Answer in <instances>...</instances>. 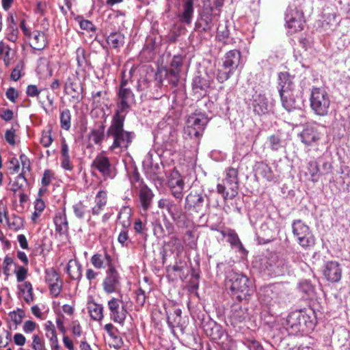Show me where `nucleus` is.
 Returning a JSON list of instances; mask_svg holds the SVG:
<instances>
[{
  "label": "nucleus",
  "instance_id": "473e14b6",
  "mask_svg": "<svg viewBox=\"0 0 350 350\" xmlns=\"http://www.w3.org/2000/svg\"><path fill=\"white\" fill-rule=\"evenodd\" d=\"M57 230L59 232L66 231L68 229V221L64 213H59L54 219Z\"/></svg>",
  "mask_w": 350,
  "mask_h": 350
},
{
  "label": "nucleus",
  "instance_id": "774afa93",
  "mask_svg": "<svg viewBox=\"0 0 350 350\" xmlns=\"http://www.w3.org/2000/svg\"><path fill=\"white\" fill-rule=\"evenodd\" d=\"M80 27L81 29L86 30H93L94 25L89 21L83 20L80 22Z\"/></svg>",
  "mask_w": 350,
  "mask_h": 350
},
{
  "label": "nucleus",
  "instance_id": "6e6d98bb",
  "mask_svg": "<svg viewBox=\"0 0 350 350\" xmlns=\"http://www.w3.org/2000/svg\"><path fill=\"white\" fill-rule=\"evenodd\" d=\"M158 206L160 208H165L169 212H170L172 206V204L169 200H167L166 199H161L158 202Z\"/></svg>",
  "mask_w": 350,
  "mask_h": 350
},
{
  "label": "nucleus",
  "instance_id": "a878e982",
  "mask_svg": "<svg viewBox=\"0 0 350 350\" xmlns=\"http://www.w3.org/2000/svg\"><path fill=\"white\" fill-rule=\"evenodd\" d=\"M66 271L72 279L77 280L81 277V267L75 260H70L66 267Z\"/></svg>",
  "mask_w": 350,
  "mask_h": 350
},
{
  "label": "nucleus",
  "instance_id": "680f3d73",
  "mask_svg": "<svg viewBox=\"0 0 350 350\" xmlns=\"http://www.w3.org/2000/svg\"><path fill=\"white\" fill-rule=\"evenodd\" d=\"M62 167L66 170H72V165L70 160V157H62Z\"/></svg>",
  "mask_w": 350,
  "mask_h": 350
},
{
  "label": "nucleus",
  "instance_id": "052dcab7",
  "mask_svg": "<svg viewBox=\"0 0 350 350\" xmlns=\"http://www.w3.org/2000/svg\"><path fill=\"white\" fill-rule=\"evenodd\" d=\"M40 92L36 85H30L27 88V94L29 96H36L39 94Z\"/></svg>",
  "mask_w": 350,
  "mask_h": 350
},
{
  "label": "nucleus",
  "instance_id": "4be33fe9",
  "mask_svg": "<svg viewBox=\"0 0 350 350\" xmlns=\"http://www.w3.org/2000/svg\"><path fill=\"white\" fill-rule=\"evenodd\" d=\"M107 202V195L105 191H100L95 197V206L92 208V213L98 215L103 210Z\"/></svg>",
  "mask_w": 350,
  "mask_h": 350
},
{
  "label": "nucleus",
  "instance_id": "c03bdc74",
  "mask_svg": "<svg viewBox=\"0 0 350 350\" xmlns=\"http://www.w3.org/2000/svg\"><path fill=\"white\" fill-rule=\"evenodd\" d=\"M9 170L11 171L12 174H18L20 171V163L19 161L15 158L12 157L9 161Z\"/></svg>",
  "mask_w": 350,
  "mask_h": 350
},
{
  "label": "nucleus",
  "instance_id": "c85d7f7f",
  "mask_svg": "<svg viewBox=\"0 0 350 350\" xmlns=\"http://www.w3.org/2000/svg\"><path fill=\"white\" fill-rule=\"evenodd\" d=\"M247 317V310L245 308L239 307L237 305L233 306L231 318L234 323L241 322Z\"/></svg>",
  "mask_w": 350,
  "mask_h": 350
},
{
  "label": "nucleus",
  "instance_id": "f03ea898",
  "mask_svg": "<svg viewBox=\"0 0 350 350\" xmlns=\"http://www.w3.org/2000/svg\"><path fill=\"white\" fill-rule=\"evenodd\" d=\"M124 120V116H115L107 131L108 135L113 138V143L109 148L111 150L117 148H126L131 142V133L123 129Z\"/></svg>",
  "mask_w": 350,
  "mask_h": 350
},
{
  "label": "nucleus",
  "instance_id": "20e7f679",
  "mask_svg": "<svg viewBox=\"0 0 350 350\" xmlns=\"http://www.w3.org/2000/svg\"><path fill=\"white\" fill-rule=\"evenodd\" d=\"M310 102V107L316 115L320 116L327 115L331 101L325 90L313 88L311 91Z\"/></svg>",
  "mask_w": 350,
  "mask_h": 350
},
{
  "label": "nucleus",
  "instance_id": "393cba45",
  "mask_svg": "<svg viewBox=\"0 0 350 350\" xmlns=\"http://www.w3.org/2000/svg\"><path fill=\"white\" fill-rule=\"evenodd\" d=\"M19 295L28 304L33 300L32 285L29 282H25L18 286Z\"/></svg>",
  "mask_w": 350,
  "mask_h": 350
},
{
  "label": "nucleus",
  "instance_id": "bf43d9fd",
  "mask_svg": "<svg viewBox=\"0 0 350 350\" xmlns=\"http://www.w3.org/2000/svg\"><path fill=\"white\" fill-rule=\"evenodd\" d=\"M25 337L21 334H16L14 336V342L16 345L23 346L25 343Z\"/></svg>",
  "mask_w": 350,
  "mask_h": 350
},
{
  "label": "nucleus",
  "instance_id": "69168bd1",
  "mask_svg": "<svg viewBox=\"0 0 350 350\" xmlns=\"http://www.w3.org/2000/svg\"><path fill=\"white\" fill-rule=\"evenodd\" d=\"M34 207H35V211H38V213H41L45 208V204H44V201L40 199H37L35 201Z\"/></svg>",
  "mask_w": 350,
  "mask_h": 350
},
{
  "label": "nucleus",
  "instance_id": "0e129e2a",
  "mask_svg": "<svg viewBox=\"0 0 350 350\" xmlns=\"http://www.w3.org/2000/svg\"><path fill=\"white\" fill-rule=\"evenodd\" d=\"M51 180V174L49 170H46L44 172L43 177L42 178V183L44 186H47L50 184Z\"/></svg>",
  "mask_w": 350,
  "mask_h": 350
},
{
  "label": "nucleus",
  "instance_id": "f704fd0d",
  "mask_svg": "<svg viewBox=\"0 0 350 350\" xmlns=\"http://www.w3.org/2000/svg\"><path fill=\"white\" fill-rule=\"evenodd\" d=\"M20 161L22 164V172L18 175V178L25 179V176L30 171V161L25 154L20 156Z\"/></svg>",
  "mask_w": 350,
  "mask_h": 350
},
{
  "label": "nucleus",
  "instance_id": "9d476101",
  "mask_svg": "<svg viewBox=\"0 0 350 350\" xmlns=\"http://www.w3.org/2000/svg\"><path fill=\"white\" fill-rule=\"evenodd\" d=\"M107 306L111 319L121 325H124L128 312L122 301L113 297L108 301Z\"/></svg>",
  "mask_w": 350,
  "mask_h": 350
},
{
  "label": "nucleus",
  "instance_id": "e433bc0d",
  "mask_svg": "<svg viewBox=\"0 0 350 350\" xmlns=\"http://www.w3.org/2000/svg\"><path fill=\"white\" fill-rule=\"evenodd\" d=\"M180 69L172 68L169 71L165 70L166 75L170 82L176 86L178 81Z\"/></svg>",
  "mask_w": 350,
  "mask_h": 350
},
{
  "label": "nucleus",
  "instance_id": "ea45409f",
  "mask_svg": "<svg viewBox=\"0 0 350 350\" xmlns=\"http://www.w3.org/2000/svg\"><path fill=\"white\" fill-rule=\"evenodd\" d=\"M25 314L22 310L18 309L16 311H13L10 313V317L11 320L16 324L18 325L21 323L22 319Z\"/></svg>",
  "mask_w": 350,
  "mask_h": 350
},
{
  "label": "nucleus",
  "instance_id": "3c124183",
  "mask_svg": "<svg viewBox=\"0 0 350 350\" xmlns=\"http://www.w3.org/2000/svg\"><path fill=\"white\" fill-rule=\"evenodd\" d=\"M202 23H205V26L203 27L204 30L210 29L213 25L211 16L208 15L203 16L200 20V24L202 25Z\"/></svg>",
  "mask_w": 350,
  "mask_h": 350
},
{
  "label": "nucleus",
  "instance_id": "72a5a7b5",
  "mask_svg": "<svg viewBox=\"0 0 350 350\" xmlns=\"http://www.w3.org/2000/svg\"><path fill=\"white\" fill-rule=\"evenodd\" d=\"M70 111L68 109H64L61 112L60 124L64 130H68L70 127Z\"/></svg>",
  "mask_w": 350,
  "mask_h": 350
},
{
  "label": "nucleus",
  "instance_id": "2f4dec72",
  "mask_svg": "<svg viewBox=\"0 0 350 350\" xmlns=\"http://www.w3.org/2000/svg\"><path fill=\"white\" fill-rule=\"evenodd\" d=\"M124 37L120 33L110 34L107 38V43L113 48H118L124 44Z\"/></svg>",
  "mask_w": 350,
  "mask_h": 350
},
{
  "label": "nucleus",
  "instance_id": "f8f14e48",
  "mask_svg": "<svg viewBox=\"0 0 350 350\" xmlns=\"http://www.w3.org/2000/svg\"><path fill=\"white\" fill-rule=\"evenodd\" d=\"M301 142L308 146L318 144L321 137V133L315 125H307L299 135Z\"/></svg>",
  "mask_w": 350,
  "mask_h": 350
},
{
  "label": "nucleus",
  "instance_id": "1a4fd4ad",
  "mask_svg": "<svg viewBox=\"0 0 350 350\" xmlns=\"http://www.w3.org/2000/svg\"><path fill=\"white\" fill-rule=\"evenodd\" d=\"M126 81H122L118 92L119 103L116 116H124L125 113L134 103L135 96L131 90L126 87Z\"/></svg>",
  "mask_w": 350,
  "mask_h": 350
},
{
  "label": "nucleus",
  "instance_id": "ddd939ff",
  "mask_svg": "<svg viewBox=\"0 0 350 350\" xmlns=\"http://www.w3.org/2000/svg\"><path fill=\"white\" fill-rule=\"evenodd\" d=\"M120 286V277L114 267H110L106 271L103 282V290L108 294L116 292Z\"/></svg>",
  "mask_w": 350,
  "mask_h": 350
},
{
  "label": "nucleus",
  "instance_id": "4d7b16f0",
  "mask_svg": "<svg viewBox=\"0 0 350 350\" xmlns=\"http://www.w3.org/2000/svg\"><path fill=\"white\" fill-rule=\"evenodd\" d=\"M104 135L103 132L99 131H94L92 132V139L94 142L96 144H98L101 142L103 139Z\"/></svg>",
  "mask_w": 350,
  "mask_h": 350
},
{
  "label": "nucleus",
  "instance_id": "9b49d317",
  "mask_svg": "<svg viewBox=\"0 0 350 350\" xmlns=\"http://www.w3.org/2000/svg\"><path fill=\"white\" fill-rule=\"evenodd\" d=\"M286 23L291 33H295L304 29L302 13L295 7H288L286 13Z\"/></svg>",
  "mask_w": 350,
  "mask_h": 350
},
{
  "label": "nucleus",
  "instance_id": "6e6552de",
  "mask_svg": "<svg viewBox=\"0 0 350 350\" xmlns=\"http://www.w3.org/2000/svg\"><path fill=\"white\" fill-rule=\"evenodd\" d=\"M20 27L27 37L29 44L33 49L41 51L46 47L48 40L44 32L40 30L31 31L26 26L25 21H21Z\"/></svg>",
  "mask_w": 350,
  "mask_h": 350
},
{
  "label": "nucleus",
  "instance_id": "864d4df0",
  "mask_svg": "<svg viewBox=\"0 0 350 350\" xmlns=\"http://www.w3.org/2000/svg\"><path fill=\"white\" fill-rule=\"evenodd\" d=\"M36 327V323L32 321H27L23 325V331L26 333L32 332Z\"/></svg>",
  "mask_w": 350,
  "mask_h": 350
},
{
  "label": "nucleus",
  "instance_id": "37998d69",
  "mask_svg": "<svg viewBox=\"0 0 350 350\" xmlns=\"http://www.w3.org/2000/svg\"><path fill=\"white\" fill-rule=\"evenodd\" d=\"M229 32L226 25H219L217 29V37L220 41L225 42L228 38Z\"/></svg>",
  "mask_w": 350,
  "mask_h": 350
},
{
  "label": "nucleus",
  "instance_id": "c9c22d12",
  "mask_svg": "<svg viewBox=\"0 0 350 350\" xmlns=\"http://www.w3.org/2000/svg\"><path fill=\"white\" fill-rule=\"evenodd\" d=\"M181 310L180 309H176L173 313H171L167 316L168 324L174 327L176 324H179L180 321Z\"/></svg>",
  "mask_w": 350,
  "mask_h": 350
},
{
  "label": "nucleus",
  "instance_id": "5fc2aeb1",
  "mask_svg": "<svg viewBox=\"0 0 350 350\" xmlns=\"http://www.w3.org/2000/svg\"><path fill=\"white\" fill-rule=\"evenodd\" d=\"M232 72V71H230V70H228V72L219 70L217 77V80L220 83H223L224 81H226L230 77V75Z\"/></svg>",
  "mask_w": 350,
  "mask_h": 350
},
{
  "label": "nucleus",
  "instance_id": "7ed1b4c3",
  "mask_svg": "<svg viewBox=\"0 0 350 350\" xmlns=\"http://www.w3.org/2000/svg\"><path fill=\"white\" fill-rule=\"evenodd\" d=\"M227 285L233 295L239 301L247 300L254 292L252 282L242 274H232L227 282Z\"/></svg>",
  "mask_w": 350,
  "mask_h": 350
},
{
  "label": "nucleus",
  "instance_id": "8fccbe9b",
  "mask_svg": "<svg viewBox=\"0 0 350 350\" xmlns=\"http://www.w3.org/2000/svg\"><path fill=\"white\" fill-rule=\"evenodd\" d=\"M270 147L273 150H277L280 147V139L275 135L269 137Z\"/></svg>",
  "mask_w": 350,
  "mask_h": 350
},
{
  "label": "nucleus",
  "instance_id": "bb28decb",
  "mask_svg": "<svg viewBox=\"0 0 350 350\" xmlns=\"http://www.w3.org/2000/svg\"><path fill=\"white\" fill-rule=\"evenodd\" d=\"M193 0H185L183 4V12L180 15L181 21L189 23L193 13Z\"/></svg>",
  "mask_w": 350,
  "mask_h": 350
},
{
  "label": "nucleus",
  "instance_id": "5701e85b",
  "mask_svg": "<svg viewBox=\"0 0 350 350\" xmlns=\"http://www.w3.org/2000/svg\"><path fill=\"white\" fill-rule=\"evenodd\" d=\"M88 310L91 318L95 321H100L103 318V307L94 301L88 303Z\"/></svg>",
  "mask_w": 350,
  "mask_h": 350
},
{
  "label": "nucleus",
  "instance_id": "a18cd8bd",
  "mask_svg": "<svg viewBox=\"0 0 350 350\" xmlns=\"http://www.w3.org/2000/svg\"><path fill=\"white\" fill-rule=\"evenodd\" d=\"M73 211L77 217L83 218L85 213V206L81 202H79L73 206Z\"/></svg>",
  "mask_w": 350,
  "mask_h": 350
},
{
  "label": "nucleus",
  "instance_id": "0eeeda50",
  "mask_svg": "<svg viewBox=\"0 0 350 350\" xmlns=\"http://www.w3.org/2000/svg\"><path fill=\"white\" fill-rule=\"evenodd\" d=\"M208 123V118L204 114H193L190 116L187 122V126L185 128V133L191 138L200 136L206 124Z\"/></svg>",
  "mask_w": 350,
  "mask_h": 350
},
{
  "label": "nucleus",
  "instance_id": "09e8293b",
  "mask_svg": "<svg viewBox=\"0 0 350 350\" xmlns=\"http://www.w3.org/2000/svg\"><path fill=\"white\" fill-rule=\"evenodd\" d=\"M49 286H50V291H51V294L53 296L56 297L61 292L62 282L61 281L56 282V283H54V284L53 283V284H50Z\"/></svg>",
  "mask_w": 350,
  "mask_h": 350
},
{
  "label": "nucleus",
  "instance_id": "58836bf2",
  "mask_svg": "<svg viewBox=\"0 0 350 350\" xmlns=\"http://www.w3.org/2000/svg\"><path fill=\"white\" fill-rule=\"evenodd\" d=\"M31 347L33 350H46L43 339H42L38 335L33 336Z\"/></svg>",
  "mask_w": 350,
  "mask_h": 350
},
{
  "label": "nucleus",
  "instance_id": "dca6fc26",
  "mask_svg": "<svg viewBox=\"0 0 350 350\" xmlns=\"http://www.w3.org/2000/svg\"><path fill=\"white\" fill-rule=\"evenodd\" d=\"M323 272L325 278L329 282H336L341 278L342 269L337 262L330 261L327 262Z\"/></svg>",
  "mask_w": 350,
  "mask_h": 350
},
{
  "label": "nucleus",
  "instance_id": "cd10ccee",
  "mask_svg": "<svg viewBox=\"0 0 350 350\" xmlns=\"http://www.w3.org/2000/svg\"><path fill=\"white\" fill-rule=\"evenodd\" d=\"M131 210L130 208L124 207L122 208L118 215V224L125 228L130 226L131 224Z\"/></svg>",
  "mask_w": 350,
  "mask_h": 350
},
{
  "label": "nucleus",
  "instance_id": "603ef678",
  "mask_svg": "<svg viewBox=\"0 0 350 350\" xmlns=\"http://www.w3.org/2000/svg\"><path fill=\"white\" fill-rule=\"evenodd\" d=\"M27 273V270L25 267H20L16 273L17 281L19 282H23L26 278Z\"/></svg>",
  "mask_w": 350,
  "mask_h": 350
},
{
  "label": "nucleus",
  "instance_id": "412c9836",
  "mask_svg": "<svg viewBox=\"0 0 350 350\" xmlns=\"http://www.w3.org/2000/svg\"><path fill=\"white\" fill-rule=\"evenodd\" d=\"M204 198L202 195L197 193H191L186 198V206L188 208H193L196 212L201 211Z\"/></svg>",
  "mask_w": 350,
  "mask_h": 350
},
{
  "label": "nucleus",
  "instance_id": "f3484780",
  "mask_svg": "<svg viewBox=\"0 0 350 350\" xmlns=\"http://www.w3.org/2000/svg\"><path fill=\"white\" fill-rule=\"evenodd\" d=\"M92 167L98 170L104 176L110 174L111 165L108 157L103 154H98L92 163Z\"/></svg>",
  "mask_w": 350,
  "mask_h": 350
},
{
  "label": "nucleus",
  "instance_id": "a19ab883",
  "mask_svg": "<svg viewBox=\"0 0 350 350\" xmlns=\"http://www.w3.org/2000/svg\"><path fill=\"white\" fill-rule=\"evenodd\" d=\"M5 138L6 142L11 146H14L16 143V131L11 128L6 131L5 133Z\"/></svg>",
  "mask_w": 350,
  "mask_h": 350
},
{
  "label": "nucleus",
  "instance_id": "79ce46f5",
  "mask_svg": "<svg viewBox=\"0 0 350 350\" xmlns=\"http://www.w3.org/2000/svg\"><path fill=\"white\" fill-rule=\"evenodd\" d=\"M46 280L49 285L60 281L58 274L53 269H51L46 271Z\"/></svg>",
  "mask_w": 350,
  "mask_h": 350
},
{
  "label": "nucleus",
  "instance_id": "e2e57ef3",
  "mask_svg": "<svg viewBox=\"0 0 350 350\" xmlns=\"http://www.w3.org/2000/svg\"><path fill=\"white\" fill-rule=\"evenodd\" d=\"M6 96L10 100L14 101L18 97V93L15 89L10 88L6 92Z\"/></svg>",
  "mask_w": 350,
  "mask_h": 350
},
{
  "label": "nucleus",
  "instance_id": "423d86ee",
  "mask_svg": "<svg viewBox=\"0 0 350 350\" xmlns=\"http://www.w3.org/2000/svg\"><path fill=\"white\" fill-rule=\"evenodd\" d=\"M224 182V185H217V192L222 194L224 198H234L238 193L237 171L234 168L228 169Z\"/></svg>",
  "mask_w": 350,
  "mask_h": 350
},
{
  "label": "nucleus",
  "instance_id": "c756f323",
  "mask_svg": "<svg viewBox=\"0 0 350 350\" xmlns=\"http://www.w3.org/2000/svg\"><path fill=\"white\" fill-rule=\"evenodd\" d=\"M227 237L228 242L230 243V244L232 247L238 249L239 251L241 252H245V250L244 249L237 234L234 232V230H229V231L227 233Z\"/></svg>",
  "mask_w": 350,
  "mask_h": 350
},
{
  "label": "nucleus",
  "instance_id": "338daca9",
  "mask_svg": "<svg viewBox=\"0 0 350 350\" xmlns=\"http://www.w3.org/2000/svg\"><path fill=\"white\" fill-rule=\"evenodd\" d=\"M309 172L312 177H314L319 172V167L317 162L311 161L309 163Z\"/></svg>",
  "mask_w": 350,
  "mask_h": 350
},
{
  "label": "nucleus",
  "instance_id": "aec40b11",
  "mask_svg": "<svg viewBox=\"0 0 350 350\" xmlns=\"http://www.w3.org/2000/svg\"><path fill=\"white\" fill-rule=\"evenodd\" d=\"M91 262L96 269H105V267H114L112 265L111 256L105 252L104 255L96 254L92 256Z\"/></svg>",
  "mask_w": 350,
  "mask_h": 350
},
{
  "label": "nucleus",
  "instance_id": "a211bd4d",
  "mask_svg": "<svg viewBox=\"0 0 350 350\" xmlns=\"http://www.w3.org/2000/svg\"><path fill=\"white\" fill-rule=\"evenodd\" d=\"M240 52L237 50H232L226 53L224 57L223 65L226 69H228L230 71H233L238 67L240 64Z\"/></svg>",
  "mask_w": 350,
  "mask_h": 350
},
{
  "label": "nucleus",
  "instance_id": "49530a36",
  "mask_svg": "<svg viewBox=\"0 0 350 350\" xmlns=\"http://www.w3.org/2000/svg\"><path fill=\"white\" fill-rule=\"evenodd\" d=\"M208 334L212 338L213 340H217L219 339L222 336V331L219 326L215 325L214 327L211 329L210 333H208Z\"/></svg>",
  "mask_w": 350,
  "mask_h": 350
},
{
  "label": "nucleus",
  "instance_id": "2eb2a0df",
  "mask_svg": "<svg viewBox=\"0 0 350 350\" xmlns=\"http://www.w3.org/2000/svg\"><path fill=\"white\" fill-rule=\"evenodd\" d=\"M308 319V317L306 314L295 312L288 317L287 323L295 332L304 331V327H307L312 325L310 322L309 323L310 325L307 324Z\"/></svg>",
  "mask_w": 350,
  "mask_h": 350
},
{
  "label": "nucleus",
  "instance_id": "f257e3e1",
  "mask_svg": "<svg viewBox=\"0 0 350 350\" xmlns=\"http://www.w3.org/2000/svg\"><path fill=\"white\" fill-rule=\"evenodd\" d=\"M279 93L282 107L288 111L297 107L293 78L288 72H280L278 75Z\"/></svg>",
  "mask_w": 350,
  "mask_h": 350
},
{
  "label": "nucleus",
  "instance_id": "4c0bfd02",
  "mask_svg": "<svg viewBox=\"0 0 350 350\" xmlns=\"http://www.w3.org/2000/svg\"><path fill=\"white\" fill-rule=\"evenodd\" d=\"M53 139L50 130L44 131L40 138V143L44 147H49L52 144Z\"/></svg>",
  "mask_w": 350,
  "mask_h": 350
},
{
  "label": "nucleus",
  "instance_id": "13d9d810",
  "mask_svg": "<svg viewBox=\"0 0 350 350\" xmlns=\"http://www.w3.org/2000/svg\"><path fill=\"white\" fill-rule=\"evenodd\" d=\"M105 329L111 337L118 339L116 336V329L111 323L106 324L105 325Z\"/></svg>",
  "mask_w": 350,
  "mask_h": 350
},
{
  "label": "nucleus",
  "instance_id": "7c9ffc66",
  "mask_svg": "<svg viewBox=\"0 0 350 350\" xmlns=\"http://www.w3.org/2000/svg\"><path fill=\"white\" fill-rule=\"evenodd\" d=\"M152 196L150 189L144 187L140 190L139 198L144 209L146 210L149 207Z\"/></svg>",
  "mask_w": 350,
  "mask_h": 350
},
{
  "label": "nucleus",
  "instance_id": "4468645a",
  "mask_svg": "<svg viewBox=\"0 0 350 350\" xmlns=\"http://www.w3.org/2000/svg\"><path fill=\"white\" fill-rule=\"evenodd\" d=\"M168 186L172 191V195L176 198H182L185 183L178 171L174 170L170 174Z\"/></svg>",
  "mask_w": 350,
  "mask_h": 350
},
{
  "label": "nucleus",
  "instance_id": "de8ad7c7",
  "mask_svg": "<svg viewBox=\"0 0 350 350\" xmlns=\"http://www.w3.org/2000/svg\"><path fill=\"white\" fill-rule=\"evenodd\" d=\"M23 68V64L22 63H20V64H18L17 66L15 67V68L12 70V73H11V79L14 81H18L21 75V72Z\"/></svg>",
  "mask_w": 350,
  "mask_h": 350
},
{
  "label": "nucleus",
  "instance_id": "39448f33",
  "mask_svg": "<svg viewBox=\"0 0 350 350\" xmlns=\"http://www.w3.org/2000/svg\"><path fill=\"white\" fill-rule=\"evenodd\" d=\"M292 228L293 235L301 247L306 249L314 245L315 239L308 225L298 219L293 223Z\"/></svg>",
  "mask_w": 350,
  "mask_h": 350
},
{
  "label": "nucleus",
  "instance_id": "6ab92c4d",
  "mask_svg": "<svg viewBox=\"0 0 350 350\" xmlns=\"http://www.w3.org/2000/svg\"><path fill=\"white\" fill-rule=\"evenodd\" d=\"M254 111L258 115H264L269 112L271 105L265 95L256 96L253 103Z\"/></svg>",
  "mask_w": 350,
  "mask_h": 350
},
{
  "label": "nucleus",
  "instance_id": "b1692460",
  "mask_svg": "<svg viewBox=\"0 0 350 350\" xmlns=\"http://www.w3.org/2000/svg\"><path fill=\"white\" fill-rule=\"evenodd\" d=\"M81 88L76 79L68 78L65 84V92L72 98H78Z\"/></svg>",
  "mask_w": 350,
  "mask_h": 350
}]
</instances>
